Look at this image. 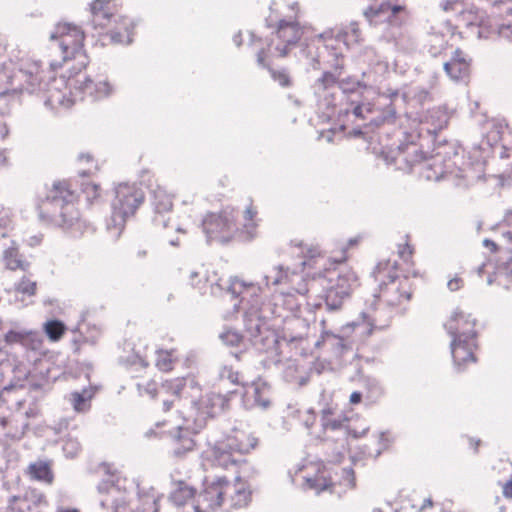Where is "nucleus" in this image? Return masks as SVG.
I'll list each match as a JSON object with an SVG mask.
<instances>
[{
	"label": "nucleus",
	"mask_w": 512,
	"mask_h": 512,
	"mask_svg": "<svg viewBox=\"0 0 512 512\" xmlns=\"http://www.w3.org/2000/svg\"><path fill=\"white\" fill-rule=\"evenodd\" d=\"M152 203L158 213L170 212L173 208L171 194L162 186H157L152 192Z\"/></svg>",
	"instance_id": "nucleus-30"
},
{
	"label": "nucleus",
	"mask_w": 512,
	"mask_h": 512,
	"mask_svg": "<svg viewBox=\"0 0 512 512\" xmlns=\"http://www.w3.org/2000/svg\"><path fill=\"white\" fill-rule=\"evenodd\" d=\"M121 3L119 0H94L91 3L93 27L99 33L112 25L115 18L121 16Z\"/></svg>",
	"instance_id": "nucleus-14"
},
{
	"label": "nucleus",
	"mask_w": 512,
	"mask_h": 512,
	"mask_svg": "<svg viewBox=\"0 0 512 512\" xmlns=\"http://www.w3.org/2000/svg\"><path fill=\"white\" fill-rule=\"evenodd\" d=\"M4 340L7 344H21L23 346L25 332L10 330L5 334Z\"/></svg>",
	"instance_id": "nucleus-43"
},
{
	"label": "nucleus",
	"mask_w": 512,
	"mask_h": 512,
	"mask_svg": "<svg viewBox=\"0 0 512 512\" xmlns=\"http://www.w3.org/2000/svg\"><path fill=\"white\" fill-rule=\"evenodd\" d=\"M42 505H47L44 494L36 489H29L23 495L11 497L6 512H34Z\"/></svg>",
	"instance_id": "nucleus-21"
},
{
	"label": "nucleus",
	"mask_w": 512,
	"mask_h": 512,
	"mask_svg": "<svg viewBox=\"0 0 512 512\" xmlns=\"http://www.w3.org/2000/svg\"><path fill=\"white\" fill-rule=\"evenodd\" d=\"M140 394H147L152 398L159 396L156 382L153 380H147L145 382H139L136 384Z\"/></svg>",
	"instance_id": "nucleus-41"
},
{
	"label": "nucleus",
	"mask_w": 512,
	"mask_h": 512,
	"mask_svg": "<svg viewBox=\"0 0 512 512\" xmlns=\"http://www.w3.org/2000/svg\"><path fill=\"white\" fill-rule=\"evenodd\" d=\"M11 218V209L0 204V227H6L11 222Z\"/></svg>",
	"instance_id": "nucleus-46"
},
{
	"label": "nucleus",
	"mask_w": 512,
	"mask_h": 512,
	"mask_svg": "<svg viewBox=\"0 0 512 512\" xmlns=\"http://www.w3.org/2000/svg\"><path fill=\"white\" fill-rule=\"evenodd\" d=\"M231 506L234 508H243L248 506L251 501V490L248 483L241 479L236 478L235 483L231 487Z\"/></svg>",
	"instance_id": "nucleus-24"
},
{
	"label": "nucleus",
	"mask_w": 512,
	"mask_h": 512,
	"mask_svg": "<svg viewBox=\"0 0 512 512\" xmlns=\"http://www.w3.org/2000/svg\"><path fill=\"white\" fill-rule=\"evenodd\" d=\"M174 366L172 352L159 351L156 359V367L163 372H170Z\"/></svg>",
	"instance_id": "nucleus-38"
},
{
	"label": "nucleus",
	"mask_w": 512,
	"mask_h": 512,
	"mask_svg": "<svg viewBox=\"0 0 512 512\" xmlns=\"http://www.w3.org/2000/svg\"><path fill=\"white\" fill-rule=\"evenodd\" d=\"M354 114L356 116H360V114H361V107L360 106L355 107Z\"/></svg>",
	"instance_id": "nucleus-59"
},
{
	"label": "nucleus",
	"mask_w": 512,
	"mask_h": 512,
	"mask_svg": "<svg viewBox=\"0 0 512 512\" xmlns=\"http://www.w3.org/2000/svg\"><path fill=\"white\" fill-rule=\"evenodd\" d=\"M447 286L452 292L458 291L464 286V280L460 276L455 275L448 281Z\"/></svg>",
	"instance_id": "nucleus-48"
},
{
	"label": "nucleus",
	"mask_w": 512,
	"mask_h": 512,
	"mask_svg": "<svg viewBox=\"0 0 512 512\" xmlns=\"http://www.w3.org/2000/svg\"><path fill=\"white\" fill-rule=\"evenodd\" d=\"M256 445L257 438L254 437L247 426L232 429L226 437V447L229 449V454L231 455L229 459L226 457V468L229 462L233 465L240 462L239 459L232 457V453H238L239 455L248 454ZM227 453L228 451H226V454Z\"/></svg>",
	"instance_id": "nucleus-12"
},
{
	"label": "nucleus",
	"mask_w": 512,
	"mask_h": 512,
	"mask_svg": "<svg viewBox=\"0 0 512 512\" xmlns=\"http://www.w3.org/2000/svg\"><path fill=\"white\" fill-rule=\"evenodd\" d=\"M63 451L69 457H75L81 451V445L77 439L67 437L64 440Z\"/></svg>",
	"instance_id": "nucleus-40"
},
{
	"label": "nucleus",
	"mask_w": 512,
	"mask_h": 512,
	"mask_svg": "<svg viewBox=\"0 0 512 512\" xmlns=\"http://www.w3.org/2000/svg\"><path fill=\"white\" fill-rule=\"evenodd\" d=\"M303 35V28L296 22L280 21L272 44H275L277 56L285 57L291 46L297 44Z\"/></svg>",
	"instance_id": "nucleus-15"
},
{
	"label": "nucleus",
	"mask_w": 512,
	"mask_h": 512,
	"mask_svg": "<svg viewBox=\"0 0 512 512\" xmlns=\"http://www.w3.org/2000/svg\"><path fill=\"white\" fill-rule=\"evenodd\" d=\"M43 82L36 64L25 69L18 68L9 61L0 65V101L14 100L23 93H33Z\"/></svg>",
	"instance_id": "nucleus-5"
},
{
	"label": "nucleus",
	"mask_w": 512,
	"mask_h": 512,
	"mask_svg": "<svg viewBox=\"0 0 512 512\" xmlns=\"http://www.w3.org/2000/svg\"><path fill=\"white\" fill-rule=\"evenodd\" d=\"M347 260V254H346V249H342L341 251V256L339 258H333V262L334 263H343Z\"/></svg>",
	"instance_id": "nucleus-53"
},
{
	"label": "nucleus",
	"mask_w": 512,
	"mask_h": 512,
	"mask_svg": "<svg viewBox=\"0 0 512 512\" xmlns=\"http://www.w3.org/2000/svg\"><path fill=\"white\" fill-rule=\"evenodd\" d=\"M79 160L81 162H85V163H92V164L94 163L95 164L94 165L95 169L98 168L97 167V163H96V161L94 159V156L92 154H90V153H82V154H80L79 155Z\"/></svg>",
	"instance_id": "nucleus-51"
},
{
	"label": "nucleus",
	"mask_w": 512,
	"mask_h": 512,
	"mask_svg": "<svg viewBox=\"0 0 512 512\" xmlns=\"http://www.w3.org/2000/svg\"><path fill=\"white\" fill-rule=\"evenodd\" d=\"M344 472L351 477V486L355 487V476L354 471L352 469H345Z\"/></svg>",
	"instance_id": "nucleus-56"
},
{
	"label": "nucleus",
	"mask_w": 512,
	"mask_h": 512,
	"mask_svg": "<svg viewBox=\"0 0 512 512\" xmlns=\"http://www.w3.org/2000/svg\"><path fill=\"white\" fill-rule=\"evenodd\" d=\"M57 512H80V510L76 508H59Z\"/></svg>",
	"instance_id": "nucleus-58"
},
{
	"label": "nucleus",
	"mask_w": 512,
	"mask_h": 512,
	"mask_svg": "<svg viewBox=\"0 0 512 512\" xmlns=\"http://www.w3.org/2000/svg\"><path fill=\"white\" fill-rule=\"evenodd\" d=\"M23 346L34 351L40 350L43 347V339L37 332H25Z\"/></svg>",
	"instance_id": "nucleus-39"
},
{
	"label": "nucleus",
	"mask_w": 512,
	"mask_h": 512,
	"mask_svg": "<svg viewBox=\"0 0 512 512\" xmlns=\"http://www.w3.org/2000/svg\"><path fill=\"white\" fill-rule=\"evenodd\" d=\"M444 71L452 81L468 84L471 76V60L462 50L456 49L452 58L444 64Z\"/></svg>",
	"instance_id": "nucleus-20"
},
{
	"label": "nucleus",
	"mask_w": 512,
	"mask_h": 512,
	"mask_svg": "<svg viewBox=\"0 0 512 512\" xmlns=\"http://www.w3.org/2000/svg\"><path fill=\"white\" fill-rule=\"evenodd\" d=\"M451 354L458 370H464L477 362L476 352L479 348L477 339L455 338L451 341Z\"/></svg>",
	"instance_id": "nucleus-17"
},
{
	"label": "nucleus",
	"mask_w": 512,
	"mask_h": 512,
	"mask_svg": "<svg viewBox=\"0 0 512 512\" xmlns=\"http://www.w3.org/2000/svg\"><path fill=\"white\" fill-rule=\"evenodd\" d=\"M414 253L415 248L410 243L409 236H405V241L397 246V255L401 261H396L399 264V268L397 269L399 274L408 278H417L421 276L413 259Z\"/></svg>",
	"instance_id": "nucleus-22"
},
{
	"label": "nucleus",
	"mask_w": 512,
	"mask_h": 512,
	"mask_svg": "<svg viewBox=\"0 0 512 512\" xmlns=\"http://www.w3.org/2000/svg\"><path fill=\"white\" fill-rule=\"evenodd\" d=\"M463 1L462 0H445L442 4V9L445 12L458 11L462 10Z\"/></svg>",
	"instance_id": "nucleus-47"
},
{
	"label": "nucleus",
	"mask_w": 512,
	"mask_h": 512,
	"mask_svg": "<svg viewBox=\"0 0 512 512\" xmlns=\"http://www.w3.org/2000/svg\"><path fill=\"white\" fill-rule=\"evenodd\" d=\"M77 201L78 194L71 181H55L46 189L44 196L39 198V217L60 227L72 238H81L91 227L81 218Z\"/></svg>",
	"instance_id": "nucleus-1"
},
{
	"label": "nucleus",
	"mask_w": 512,
	"mask_h": 512,
	"mask_svg": "<svg viewBox=\"0 0 512 512\" xmlns=\"http://www.w3.org/2000/svg\"><path fill=\"white\" fill-rule=\"evenodd\" d=\"M399 264L390 259L380 261L373 270L377 283L374 297L378 304L398 308L407 304L413 294L410 278L398 273Z\"/></svg>",
	"instance_id": "nucleus-4"
},
{
	"label": "nucleus",
	"mask_w": 512,
	"mask_h": 512,
	"mask_svg": "<svg viewBox=\"0 0 512 512\" xmlns=\"http://www.w3.org/2000/svg\"><path fill=\"white\" fill-rule=\"evenodd\" d=\"M406 9L399 0H384L378 4L370 5L363 12L366 20L372 25H378L387 19L390 24L395 23V17Z\"/></svg>",
	"instance_id": "nucleus-18"
},
{
	"label": "nucleus",
	"mask_w": 512,
	"mask_h": 512,
	"mask_svg": "<svg viewBox=\"0 0 512 512\" xmlns=\"http://www.w3.org/2000/svg\"><path fill=\"white\" fill-rule=\"evenodd\" d=\"M257 58H258V62L262 65L265 64V61H266V58H267V55L265 53V51L263 49H261L258 54H257Z\"/></svg>",
	"instance_id": "nucleus-54"
},
{
	"label": "nucleus",
	"mask_w": 512,
	"mask_h": 512,
	"mask_svg": "<svg viewBox=\"0 0 512 512\" xmlns=\"http://www.w3.org/2000/svg\"><path fill=\"white\" fill-rule=\"evenodd\" d=\"M272 78L277 81L282 87H288L291 85L289 75L284 70H273L270 69Z\"/></svg>",
	"instance_id": "nucleus-44"
},
{
	"label": "nucleus",
	"mask_w": 512,
	"mask_h": 512,
	"mask_svg": "<svg viewBox=\"0 0 512 512\" xmlns=\"http://www.w3.org/2000/svg\"><path fill=\"white\" fill-rule=\"evenodd\" d=\"M478 321L471 313L461 309L454 310L444 323L447 333L455 338H478Z\"/></svg>",
	"instance_id": "nucleus-10"
},
{
	"label": "nucleus",
	"mask_w": 512,
	"mask_h": 512,
	"mask_svg": "<svg viewBox=\"0 0 512 512\" xmlns=\"http://www.w3.org/2000/svg\"><path fill=\"white\" fill-rule=\"evenodd\" d=\"M81 191L89 204H93L101 197V187L92 181H84L81 183Z\"/></svg>",
	"instance_id": "nucleus-37"
},
{
	"label": "nucleus",
	"mask_w": 512,
	"mask_h": 512,
	"mask_svg": "<svg viewBox=\"0 0 512 512\" xmlns=\"http://www.w3.org/2000/svg\"><path fill=\"white\" fill-rule=\"evenodd\" d=\"M221 281L219 272L213 266H209L203 274L192 272L187 285L200 295L220 296L223 289Z\"/></svg>",
	"instance_id": "nucleus-13"
},
{
	"label": "nucleus",
	"mask_w": 512,
	"mask_h": 512,
	"mask_svg": "<svg viewBox=\"0 0 512 512\" xmlns=\"http://www.w3.org/2000/svg\"><path fill=\"white\" fill-rule=\"evenodd\" d=\"M330 421H340L341 428H342L344 426L345 422L348 421V418L344 415L338 416V417H335V415H334V416L330 417Z\"/></svg>",
	"instance_id": "nucleus-55"
},
{
	"label": "nucleus",
	"mask_w": 512,
	"mask_h": 512,
	"mask_svg": "<svg viewBox=\"0 0 512 512\" xmlns=\"http://www.w3.org/2000/svg\"><path fill=\"white\" fill-rule=\"evenodd\" d=\"M362 401V394L358 391L353 392L350 395L349 402L350 404L356 405L359 404Z\"/></svg>",
	"instance_id": "nucleus-52"
},
{
	"label": "nucleus",
	"mask_w": 512,
	"mask_h": 512,
	"mask_svg": "<svg viewBox=\"0 0 512 512\" xmlns=\"http://www.w3.org/2000/svg\"><path fill=\"white\" fill-rule=\"evenodd\" d=\"M144 200L145 195L141 188L135 184L120 183L115 189V198L112 204L114 221L123 225L129 217L135 215Z\"/></svg>",
	"instance_id": "nucleus-6"
},
{
	"label": "nucleus",
	"mask_w": 512,
	"mask_h": 512,
	"mask_svg": "<svg viewBox=\"0 0 512 512\" xmlns=\"http://www.w3.org/2000/svg\"><path fill=\"white\" fill-rule=\"evenodd\" d=\"M246 289V286L237 280H231L227 292L231 294L234 299H237Z\"/></svg>",
	"instance_id": "nucleus-45"
},
{
	"label": "nucleus",
	"mask_w": 512,
	"mask_h": 512,
	"mask_svg": "<svg viewBox=\"0 0 512 512\" xmlns=\"http://www.w3.org/2000/svg\"><path fill=\"white\" fill-rule=\"evenodd\" d=\"M50 40L59 43L62 61L50 62L52 72L59 73V78L67 73L77 75L86 70L89 56L84 49L85 33L80 26L70 22H58L50 34Z\"/></svg>",
	"instance_id": "nucleus-2"
},
{
	"label": "nucleus",
	"mask_w": 512,
	"mask_h": 512,
	"mask_svg": "<svg viewBox=\"0 0 512 512\" xmlns=\"http://www.w3.org/2000/svg\"><path fill=\"white\" fill-rule=\"evenodd\" d=\"M3 262L5 268L11 271H23L26 272L30 263L26 261L17 247H9L3 252Z\"/></svg>",
	"instance_id": "nucleus-25"
},
{
	"label": "nucleus",
	"mask_w": 512,
	"mask_h": 512,
	"mask_svg": "<svg viewBox=\"0 0 512 512\" xmlns=\"http://www.w3.org/2000/svg\"><path fill=\"white\" fill-rule=\"evenodd\" d=\"M188 389L196 393H199L201 390L192 378L177 377L164 381L159 390V396L163 402V411H169L176 399L194 396L188 392Z\"/></svg>",
	"instance_id": "nucleus-9"
},
{
	"label": "nucleus",
	"mask_w": 512,
	"mask_h": 512,
	"mask_svg": "<svg viewBox=\"0 0 512 512\" xmlns=\"http://www.w3.org/2000/svg\"><path fill=\"white\" fill-rule=\"evenodd\" d=\"M502 494L505 498H512V480H509L502 485Z\"/></svg>",
	"instance_id": "nucleus-50"
},
{
	"label": "nucleus",
	"mask_w": 512,
	"mask_h": 512,
	"mask_svg": "<svg viewBox=\"0 0 512 512\" xmlns=\"http://www.w3.org/2000/svg\"><path fill=\"white\" fill-rule=\"evenodd\" d=\"M36 411H22L17 409L9 412L8 415L0 416V429L7 438L20 439L29 428L28 418L36 416Z\"/></svg>",
	"instance_id": "nucleus-16"
},
{
	"label": "nucleus",
	"mask_w": 512,
	"mask_h": 512,
	"mask_svg": "<svg viewBox=\"0 0 512 512\" xmlns=\"http://www.w3.org/2000/svg\"><path fill=\"white\" fill-rule=\"evenodd\" d=\"M329 280L331 285L326 290L325 304L329 311H336L358 286V277L353 270L345 269L339 272L335 279L331 277Z\"/></svg>",
	"instance_id": "nucleus-8"
},
{
	"label": "nucleus",
	"mask_w": 512,
	"mask_h": 512,
	"mask_svg": "<svg viewBox=\"0 0 512 512\" xmlns=\"http://www.w3.org/2000/svg\"><path fill=\"white\" fill-rule=\"evenodd\" d=\"M257 210L253 205H250L245 210L242 218L239 220L235 218L233 213H230V218L226 219V230L229 232V237L226 238V242L230 240L237 241H249L255 235L257 227L255 217Z\"/></svg>",
	"instance_id": "nucleus-11"
},
{
	"label": "nucleus",
	"mask_w": 512,
	"mask_h": 512,
	"mask_svg": "<svg viewBox=\"0 0 512 512\" xmlns=\"http://www.w3.org/2000/svg\"><path fill=\"white\" fill-rule=\"evenodd\" d=\"M163 425L164 423H158L156 429H150L146 435L149 438H162L167 435L170 449L176 457H181L194 450L196 446L194 435L198 433V429L192 427L188 419H184L181 424L176 425L174 430L158 431Z\"/></svg>",
	"instance_id": "nucleus-7"
},
{
	"label": "nucleus",
	"mask_w": 512,
	"mask_h": 512,
	"mask_svg": "<svg viewBox=\"0 0 512 512\" xmlns=\"http://www.w3.org/2000/svg\"><path fill=\"white\" fill-rule=\"evenodd\" d=\"M344 32H348V40H349V45L350 44H353V43H358L361 41V29L358 25V23H351L347 29H343Z\"/></svg>",
	"instance_id": "nucleus-42"
},
{
	"label": "nucleus",
	"mask_w": 512,
	"mask_h": 512,
	"mask_svg": "<svg viewBox=\"0 0 512 512\" xmlns=\"http://www.w3.org/2000/svg\"><path fill=\"white\" fill-rule=\"evenodd\" d=\"M306 485L317 492L329 489L333 486L331 477L327 475L326 470H321L313 478H306Z\"/></svg>",
	"instance_id": "nucleus-33"
},
{
	"label": "nucleus",
	"mask_w": 512,
	"mask_h": 512,
	"mask_svg": "<svg viewBox=\"0 0 512 512\" xmlns=\"http://www.w3.org/2000/svg\"><path fill=\"white\" fill-rule=\"evenodd\" d=\"M202 227L208 240L216 239L224 229V219L221 214L208 213L203 219Z\"/></svg>",
	"instance_id": "nucleus-28"
},
{
	"label": "nucleus",
	"mask_w": 512,
	"mask_h": 512,
	"mask_svg": "<svg viewBox=\"0 0 512 512\" xmlns=\"http://www.w3.org/2000/svg\"><path fill=\"white\" fill-rule=\"evenodd\" d=\"M348 32L342 28H331L315 36V40L331 52L336 58L342 54V46H349Z\"/></svg>",
	"instance_id": "nucleus-23"
},
{
	"label": "nucleus",
	"mask_w": 512,
	"mask_h": 512,
	"mask_svg": "<svg viewBox=\"0 0 512 512\" xmlns=\"http://www.w3.org/2000/svg\"><path fill=\"white\" fill-rule=\"evenodd\" d=\"M196 495V489L184 481H177L170 495V500L176 506H184L190 503Z\"/></svg>",
	"instance_id": "nucleus-27"
},
{
	"label": "nucleus",
	"mask_w": 512,
	"mask_h": 512,
	"mask_svg": "<svg viewBox=\"0 0 512 512\" xmlns=\"http://www.w3.org/2000/svg\"><path fill=\"white\" fill-rule=\"evenodd\" d=\"M336 413V405L328 404L321 411V424L324 430H338L341 429L340 421H330V417Z\"/></svg>",
	"instance_id": "nucleus-36"
},
{
	"label": "nucleus",
	"mask_w": 512,
	"mask_h": 512,
	"mask_svg": "<svg viewBox=\"0 0 512 512\" xmlns=\"http://www.w3.org/2000/svg\"><path fill=\"white\" fill-rule=\"evenodd\" d=\"M375 512H381V511H375Z\"/></svg>",
	"instance_id": "nucleus-60"
},
{
	"label": "nucleus",
	"mask_w": 512,
	"mask_h": 512,
	"mask_svg": "<svg viewBox=\"0 0 512 512\" xmlns=\"http://www.w3.org/2000/svg\"><path fill=\"white\" fill-rule=\"evenodd\" d=\"M233 42L235 43V45L237 47L241 46V43H242V34L241 33H238L237 35H235L233 37Z\"/></svg>",
	"instance_id": "nucleus-57"
},
{
	"label": "nucleus",
	"mask_w": 512,
	"mask_h": 512,
	"mask_svg": "<svg viewBox=\"0 0 512 512\" xmlns=\"http://www.w3.org/2000/svg\"><path fill=\"white\" fill-rule=\"evenodd\" d=\"M402 156L410 167L428 159L427 153L420 150L416 145L408 146Z\"/></svg>",
	"instance_id": "nucleus-35"
},
{
	"label": "nucleus",
	"mask_w": 512,
	"mask_h": 512,
	"mask_svg": "<svg viewBox=\"0 0 512 512\" xmlns=\"http://www.w3.org/2000/svg\"><path fill=\"white\" fill-rule=\"evenodd\" d=\"M223 484L221 481L216 483H212L208 485L201 495V498L204 502L207 503V508L210 510H214L215 508H219L223 501Z\"/></svg>",
	"instance_id": "nucleus-29"
},
{
	"label": "nucleus",
	"mask_w": 512,
	"mask_h": 512,
	"mask_svg": "<svg viewBox=\"0 0 512 512\" xmlns=\"http://www.w3.org/2000/svg\"><path fill=\"white\" fill-rule=\"evenodd\" d=\"M134 24L133 21L121 15L112 21V25L98 33L104 41L109 40L113 44H129L132 42Z\"/></svg>",
	"instance_id": "nucleus-19"
},
{
	"label": "nucleus",
	"mask_w": 512,
	"mask_h": 512,
	"mask_svg": "<svg viewBox=\"0 0 512 512\" xmlns=\"http://www.w3.org/2000/svg\"><path fill=\"white\" fill-rule=\"evenodd\" d=\"M13 291L23 297H34L38 291V282L31 274H25L14 284Z\"/></svg>",
	"instance_id": "nucleus-32"
},
{
	"label": "nucleus",
	"mask_w": 512,
	"mask_h": 512,
	"mask_svg": "<svg viewBox=\"0 0 512 512\" xmlns=\"http://www.w3.org/2000/svg\"><path fill=\"white\" fill-rule=\"evenodd\" d=\"M43 330L52 342L59 341L66 332V326L60 320H49L43 325Z\"/></svg>",
	"instance_id": "nucleus-34"
},
{
	"label": "nucleus",
	"mask_w": 512,
	"mask_h": 512,
	"mask_svg": "<svg viewBox=\"0 0 512 512\" xmlns=\"http://www.w3.org/2000/svg\"><path fill=\"white\" fill-rule=\"evenodd\" d=\"M229 378L231 379V381L233 383H235L237 385V388L234 389L233 391H230L229 393L230 394L239 393L242 396L244 394V384L239 380L238 375H236L235 378L232 375H230Z\"/></svg>",
	"instance_id": "nucleus-49"
},
{
	"label": "nucleus",
	"mask_w": 512,
	"mask_h": 512,
	"mask_svg": "<svg viewBox=\"0 0 512 512\" xmlns=\"http://www.w3.org/2000/svg\"><path fill=\"white\" fill-rule=\"evenodd\" d=\"M27 473L31 479L42 481L48 484L53 482V473L50 465L44 461H37L28 466Z\"/></svg>",
	"instance_id": "nucleus-31"
},
{
	"label": "nucleus",
	"mask_w": 512,
	"mask_h": 512,
	"mask_svg": "<svg viewBox=\"0 0 512 512\" xmlns=\"http://www.w3.org/2000/svg\"><path fill=\"white\" fill-rule=\"evenodd\" d=\"M67 73L58 80L54 79L52 87L48 90L47 103L52 108H69L74 103V95L82 93L94 99L107 97L112 92V86L105 79L93 80L89 78L85 70L77 75Z\"/></svg>",
	"instance_id": "nucleus-3"
},
{
	"label": "nucleus",
	"mask_w": 512,
	"mask_h": 512,
	"mask_svg": "<svg viewBox=\"0 0 512 512\" xmlns=\"http://www.w3.org/2000/svg\"><path fill=\"white\" fill-rule=\"evenodd\" d=\"M96 387L88 386L83 388L81 391L72 392L70 395V401L75 411L86 412L90 409V401L96 394Z\"/></svg>",
	"instance_id": "nucleus-26"
}]
</instances>
